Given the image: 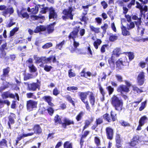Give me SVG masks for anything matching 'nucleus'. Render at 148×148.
<instances>
[{
  "instance_id": "20",
  "label": "nucleus",
  "mask_w": 148,
  "mask_h": 148,
  "mask_svg": "<svg viewBox=\"0 0 148 148\" xmlns=\"http://www.w3.org/2000/svg\"><path fill=\"white\" fill-rule=\"evenodd\" d=\"M33 130L34 131V132H33L34 133H36L38 134H40L42 132L41 129L39 125H35L33 128Z\"/></svg>"
},
{
  "instance_id": "36",
  "label": "nucleus",
  "mask_w": 148,
  "mask_h": 148,
  "mask_svg": "<svg viewBox=\"0 0 148 148\" xmlns=\"http://www.w3.org/2000/svg\"><path fill=\"white\" fill-rule=\"evenodd\" d=\"M45 17L44 16H41L40 15H39L38 16H31L32 19L33 20H37L40 18H41L43 19Z\"/></svg>"
},
{
  "instance_id": "37",
  "label": "nucleus",
  "mask_w": 148,
  "mask_h": 148,
  "mask_svg": "<svg viewBox=\"0 0 148 148\" xmlns=\"http://www.w3.org/2000/svg\"><path fill=\"white\" fill-rule=\"evenodd\" d=\"M64 148H72V144L69 141L65 142L64 144Z\"/></svg>"
},
{
  "instance_id": "55",
  "label": "nucleus",
  "mask_w": 148,
  "mask_h": 148,
  "mask_svg": "<svg viewBox=\"0 0 148 148\" xmlns=\"http://www.w3.org/2000/svg\"><path fill=\"white\" fill-rule=\"evenodd\" d=\"M64 41H63L62 42H61L60 43H59L58 44H57L56 46V48H58L60 49H61L62 48V46L64 44Z\"/></svg>"
},
{
  "instance_id": "28",
  "label": "nucleus",
  "mask_w": 148,
  "mask_h": 148,
  "mask_svg": "<svg viewBox=\"0 0 148 148\" xmlns=\"http://www.w3.org/2000/svg\"><path fill=\"white\" fill-rule=\"evenodd\" d=\"M121 53L120 49L119 48H116L113 51V54L112 56L113 55L114 56H116V57L118 56Z\"/></svg>"
},
{
  "instance_id": "8",
  "label": "nucleus",
  "mask_w": 148,
  "mask_h": 148,
  "mask_svg": "<svg viewBox=\"0 0 148 148\" xmlns=\"http://www.w3.org/2000/svg\"><path fill=\"white\" fill-rule=\"evenodd\" d=\"M145 75L143 72H140L137 78L138 84V85H142L145 81Z\"/></svg>"
},
{
  "instance_id": "15",
  "label": "nucleus",
  "mask_w": 148,
  "mask_h": 148,
  "mask_svg": "<svg viewBox=\"0 0 148 148\" xmlns=\"http://www.w3.org/2000/svg\"><path fill=\"white\" fill-rule=\"evenodd\" d=\"M121 27L122 30V34L124 36H127L130 35V32L127 31V28L125 26H124L122 23Z\"/></svg>"
},
{
  "instance_id": "43",
  "label": "nucleus",
  "mask_w": 148,
  "mask_h": 148,
  "mask_svg": "<svg viewBox=\"0 0 148 148\" xmlns=\"http://www.w3.org/2000/svg\"><path fill=\"white\" fill-rule=\"evenodd\" d=\"M69 76L71 78L72 77H75L76 75L75 73L72 72V69H71L68 71Z\"/></svg>"
},
{
  "instance_id": "41",
  "label": "nucleus",
  "mask_w": 148,
  "mask_h": 148,
  "mask_svg": "<svg viewBox=\"0 0 148 148\" xmlns=\"http://www.w3.org/2000/svg\"><path fill=\"white\" fill-rule=\"evenodd\" d=\"M94 141L97 145L99 146L100 145V140L98 137H95Z\"/></svg>"
},
{
  "instance_id": "38",
  "label": "nucleus",
  "mask_w": 148,
  "mask_h": 148,
  "mask_svg": "<svg viewBox=\"0 0 148 148\" xmlns=\"http://www.w3.org/2000/svg\"><path fill=\"white\" fill-rule=\"evenodd\" d=\"M103 118L104 119L108 122H110L112 121V119L108 114H104L103 115Z\"/></svg>"
},
{
  "instance_id": "53",
  "label": "nucleus",
  "mask_w": 148,
  "mask_h": 148,
  "mask_svg": "<svg viewBox=\"0 0 148 148\" xmlns=\"http://www.w3.org/2000/svg\"><path fill=\"white\" fill-rule=\"evenodd\" d=\"M18 30V28L17 27H16L13 29L10 32V36H13L14 33L17 32Z\"/></svg>"
},
{
  "instance_id": "14",
  "label": "nucleus",
  "mask_w": 148,
  "mask_h": 148,
  "mask_svg": "<svg viewBox=\"0 0 148 148\" xmlns=\"http://www.w3.org/2000/svg\"><path fill=\"white\" fill-rule=\"evenodd\" d=\"M13 11L14 10L12 8H8L2 12V14L5 16L6 17L7 16L8 14H10L8 15V16H9L10 14L13 13Z\"/></svg>"
},
{
  "instance_id": "25",
  "label": "nucleus",
  "mask_w": 148,
  "mask_h": 148,
  "mask_svg": "<svg viewBox=\"0 0 148 148\" xmlns=\"http://www.w3.org/2000/svg\"><path fill=\"white\" fill-rule=\"evenodd\" d=\"M34 135V133L31 132L27 134H23L22 135L19 136L17 138V139L19 141L22 138L25 137H26L29 136H32Z\"/></svg>"
},
{
  "instance_id": "42",
  "label": "nucleus",
  "mask_w": 148,
  "mask_h": 148,
  "mask_svg": "<svg viewBox=\"0 0 148 148\" xmlns=\"http://www.w3.org/2000/svg\"><path fill=\"white\" fill-rule=\"evenodd\" d=\"M52 68V67L51 66L47 65H45L44 66V70L47 72L50 71Z\"/></svg>"
},
{
  "instance_id": "33",
  "label": "nucleus",
  "mask_w": 148,
  "mask_h": 148,
  "mask_svg": "<svg viewBox=\"0 0 148 148\" xmlns=\"http://www.w3.org/2000/svg\"><path fill=\"white\" fill-rule=\"evenodd\" d=\"M37 73H34V75H33L32 74H28L27 75H26L24 77V79L25 80H26L31 78H34L35 77L37 76Z\"/></svg>"
},
{
  "instance_id": "39",
  "label": "nucleus",
  "mask_w": 148,
  "mask_h": 148,
  "mask_svg": "<svg viewBox=\"0 0 148 148\" xmlns=\"http://www.w3.org/2000/svg\"><path fill=\"white\" fill-rule=\"evenodd\" d=\"M9 71L10 69L9 67L4 69L3 71V76L5 77L8 76Z\"/></svg>"
},
{
  "instance_id": "57",
  "label": "nucleus",
  "mask_w": 148,
  "mask_h": 148,
  "mask_svg": "<svg viewBox=\"0 0 148 148\" xmlns=\"http://www.w3.org/2000/svg\"><path fill=\"white\" fill-rule=\"evenodd\" d=\"M95 20L98 24L99 25L102 23V19L99 17H97L95 18Z\"/></svg>"
},
{
  "instance_id": "29",
  "label": "nucleus",
  "mask_w": 148,
  "mask_h": 148,
  "mask_svg": "<svg viewBox=\"0 0 148 148\" xmlns=\"http://www.w3.org/2000/svg\"><path fill=\"white\" fill-rule=\"evenodd\" d=\"M90 30L95 33H99L100 32V28L94 27L93 25H90Z\"/></svg>"
},
{
  "instance_id": "10",
  "label": "nucleus",
  "mask_w": 148,
  "mask_h": 148,
  "mask_svg": "<svg viewBox=\"0 0 148 148\" xmlns=\"http://www.w3.org/2000/svg\"><path fill=\"white\" fill-rule=\"evenodd\" d=\"M118 92L122 93V91L127 93L130 91L129 88L126 86L121 85L119 86L117 88V90Z\"/></svg>"
},
{
  "instance_id": "62",
  "label": "nucleus",
  "mask_w": 148,
  "mask_h": 148,
  "mask_svg": "<svg viewBox=\"0 0 148 148\" xmlns=\"http://www.w3.org/2000/svg\"><path fill=\"white\" fill-rule=\"evenodd\" d=\"M6 141L5 140L3 139L0 142V147L6 145Z\"/></svg>"
},
{
  "instance_id": "17",
  "label": "nucleus",
  "mask_w": 148,
  "mask_h": 148,
  "mask_svg": "<svg viewBox=\"0 0 148 148\" xmlns=\"http://www.w3.org/2000/svg\"><path fill=\"white\" fill-rule=\"evenodd\" d=\"M43 99L46 102H47L49 105L51 106H53V104L51 102L52 98L50 96H45L44 97Z\"/></svg>"
},
{
  "instance_id": "22",
  "label": "nucleus",
  "mask_w": 148,
  "mask_h": 148,
  "mask_svg": "<svg viewBox=\"0 0 148 148\" xmlns=\"http://www.w3.org/2000/svg\"><path fill=\"white\" fill-rule=\"evenodd\" d=\"M56 61V58L55 56H52L46 58V57L45 61V63H50L51 61L53 62H55Z\"/></svg>"
},
{
  "instance_id": "4",
  "label": "nucleus",
  "mask_w": 148,
  "mask_h": 148,
  "mask_svg": "<svg viewBox=\"0 0 148 148\" xmlns=\"http://www.w3.org/2000/svg\"><path fill=\"white\" fill-rule=\"evenodd\" d=\"M26 84L27 86V90L32 91H36L37 89L39 90L41 85L40 82L38 80L36 83H27Z\"/></svg>"
},
{
  "instance_id": "13",
  "label": "nucleus",
  "mask_w": 148,
  "mask_h": 148,
  "mask_svg": "<svg viewBox=\"0 0 148 148\" xmlns=\"http://www.w3.org/2000/svg\"><path fill=\"white\" fill-rule=\"evenodd\" d=\"M115 58V56H112L111 57L109 58L108 60V63L110 64V66L112 69H113L115 67L114 61Z\"/></svg>"
},
{
  "instance_id": "52",
  "label": "nucleus",
  "mask_w": 148,
  "mask_h": 148,
  "mask_svg": "<svg viewBox=\"0 0 148 148\" xmlns=\"http://www.w3.org/2000/svg\"><path fill=\"white\" fill-rule=\"evenodd\" d=\"M67 89L69 91L71 90H77L78 89V88L77 87H75L74 86H69L67 88Z\"/></svg>"
},
{
  "instance_id": "45",
  "label": "nucleus",
  "mask_w": 148,
  "mask_h": 148,
  "mask_svg": "<svg viewBox=\"0 0 148 148\" xmlns=\"http://www.w3.org/2000/svg\"><path fill=\"white\" fill-rule=\"evenodd\" d=\"M91 123V122L89 120H86L85 121V125L84 127L83 130L87 128L89 126Z\"/></svg>"
},
{
  "instance_id": "61",
  "label": "nucleus",
  "mask_w": 148,
  "mask_h": 148,
  "mask_svg": "<svg viewBox=\"0 0 148 148\" xmlns=\"http://www.w3.org/2000/svg\"><path fill=\"white\" fill-rule=\"evenodd\" d=\"M116 77L118 81L119 82L123 81V78L121 75H116Z\"/></svg>"
},
{
  "instance_id": "46",
  "label": "nucleus",
  "mask_w": 148,
  "mask_h": 148,
  "mask_svg": "<svg viewBox=\"0 0 148 148\" xmlns=\"http://www.w3.org/2000/svg\"><path fill=\"white\" fill-rule=\"evenodd\" d=\"M54 120L56 123H60L61 122V120L58 115H56L55 116Z\"/></svg>"
},
{
  "instance_id": "64",
  "label": "nucleus",
  "mask_w": 148,
  "mask_h": 148,
  "mask_svg": "<svg viewBox=\"0 0 148 148\" xmlns=\"http://www.w3.org/2000/svg\"><path fill=\"white\" fill-rule=\"evenodd\" d=\"M47 111L49 114L50 115H52L54 111L53 108L51 107H49L48 108Z\"/></svg>"
},
{
  "instance_id": "5",
  "label": "nucleus",
  "mask_w": 148,
  "mask_h": 148,
  "mask_svg": "<svg viewBox=\"0 0 148 148\" xmlns=\"http://www.w3.org/2000/svg\"><path fill=\"white\" fill-rule=\"evenodd\" d=\"M1 96L3 99H6L8 97L11 98H14L16 97L17 99L18 100H19V96L17 94L15 93V95L9 91L5 92H3L1 95Z\"/></svg>"
},
{
  "instance_id": "19",
  "label": "nucleus",
  "mask_w": 148,
  "mask_h": 148,
  "mask_svg": "<svg viewBox=\"0 0 148 148\" xmlns=\"http://www.w3.org/2000/svg\"><path fill=\"white\" fill-rule=\"evenodd\" d=\"M18 14L19 17H22L23 18H28L29 15L26 12H23V10L19 11L18 10H17Z\"/></svg>"
},
{
  "instance_id": "49",
  "label": "nucleus",
  "mask_w": 148,
  "mask_h": 148,
  "mask_svg": "<svg viewBox=\"0 0 148 148\" xmlns=\"http://www.w3.org/2000/svg\"><path fill=\"white\" fill-rule=\"evenodd\" d=\"M147 103V101H145L144 102L142 103L141 106L139 108V110L140 111H141L143 110L146 106Z\"/></svg>"
},
{
  "instance_id": "48",
  "label": "nucleus",
  "mask_w": 148,
  "mask_h": 148,
  "mask_svg": "<svg viewBox=\"0 0 148 148\" xmlns=\"http://www.w3.org/2000/svg\"><path fill=\"white\" fill-rule=\"evenodd\" d=\"M66 98L68 101H69L70 103H72L73 105L74 106H75L74 101L73 100L72 98L69 95L67 96H66Z\"/></svg>"
},
{
  "instance_id": "21",
  "label": "nucleus",
  "mask_w": 148,
  "mask_h": 148,
  "mask_svg": "<svg viewBox=\"0 0 148 148\" xmlns=\"http://www.w3.org/2000/svg\"><path fill=\"white\" fill-rule=\"evenodd\" d=\"M138 137L135 136L134 137L131 141L130 143L131 146H134L138 143Z\"/></svg>"
},
{
  "instance_id": "23",
  "label": "nucleus",
  "mask_w": 148,
  "mask_h": 148,
  "mask_svg": "<svg viewBox=\"0 0 148 148\" xmlns=\"http://www.w3.org/2000/svg\"><path fill=\"white\" fill-rule=\"evenodd\" d=\"M141 16L139 18H138L137 16L136 15H132V18L134 20H136L137 21H135V23L136 25H138L140 24L141 22Z\"/></svg>"
},
{
  "instance_id": "40",
  "label": "nucleus",
  "mask_w": 148,
  "mask_h": 148,
  "mask_svg": "<svg viewBox=\"0 0 148 148\" xmlns=\"http://www.w3.org/2000/svg\"><path fill=\"white\" fill-rule=\"evenodd\" d=\"M84 114V112H80L76 116V119L77 121H79L81 120L82 116H83Z\"/></svg>"
},
{
  "instance_id": "27",
  "label": "nucleus",
  "mask_w": 148,
  "mask_h": 148,
  "mask_svg": "<svg viewBox=\"0 0 148 148\" xmlns=\"http://www.w3.org/2000/svg\"><path fill=\"white\" fill-rule=\"evenodd\" d=\"M117 66L119 68H121L122 66L125 65L123 62V60L121 59H119L116 62Z\"/></svg>"
},
{
  "instance_id": "9",
  "label": "nucleus",
  "mask_w": 148,
  "mask_h": 148,
  "mask_svg": "<svg viewBox=\"0 0 148 148\" xmlns=\"http://www.w3.org/2000/svg\"><path fill=\"white\" fill-rule=\"evenodd\" d=\"M90 93V92L89 91L79 93V96L80 98L83 103L86 101V100L87 99V96L89 95Z\"/></svg>"
},
{
  "instance_id": "30",
  "label": "nucleus",
  "mask_w": 148,
  "mask_h": 148,
  "mask_svg": "<svg viewBox=\"0 0 148 148\" xmlns=\"http://www.w3.org/2000/svg\"><path fill=\"white\" fill-rule=\"evenodd\" d=\"M55 23L49 25L47 28V31L49 33H52L54 30V25Z\"/></svg>"
},
{
  "instance_id": "31",
  "label": "nucleus",
  "mask_w": 148,
  "mask_h": 148,
  "mask_svg": "<svg viewBox=\"0 0 148 148\" xmlns=\"http://www.w3.org/2000/svg\"><path fill=\"white\" fill-rule=\"evenodd\" d=\"M147 120V118L146 116H143L141 117L139 121V123L141 125H143L145 123V121Z\"/></svg>"
},
{
  "instance_id": "12",
  "label": "nucleus",
  "mask_w": 148,
  "mask_h": 148,
  "mask_svg": "<svg viewBox=\"0 0 148 148\" xmlns=\"http://www.w3.org/2000/svg\"><path fill=\"white\" fill-rule=\"evenodd\" d=\"M49 18H56L57 15V14L55 12V10L52 8H49Z\"/></svg>"
},
{
  "instance_id": "56",
  "label": "nucleus",
  "mask_w": 148,
  "mask_h": 148,
  "mask_svg": "<svg viewBox=\"0 0 148 148\" xmlns=\"http://www.w3.org/2000/svg\"><path fill=\"white\" fill-rule=\"evenodd\" d=\"M60 92L56 88L54 89L53 91V94L55 96L57 95L60 93Z\"/></svg>"
},
{
  "instance_id": "51",
  "label": "nucleus",
  "mask_w": 148,
  "mask_h": 148,
  "mask_svg": "<svg viewBox=\"0 0 148 148\" xmlns=\"http://www.w3.org/2000/svg\"><path fill=\"white\" fill-rule=\"evenodd\" d=\"M107 88L108 91L109 95H110L112 94L114 90V88L110 86L108 87Z\"/></svg>"
},
{
  "instance_id": "3",
  "label": "nucleus",
  "mask_w": 148,
  "mask_h": 148,
  "mask_svg": "<svg viewBox=\"0 0 148 148\" xmlns=\"http://www.w3.org/2000/svg\"><path fill=\"white\" fill-rule=\"evenodd\" d=\"M73 9L71 7H70L68 9L64 10L63 11V13L65 16H62V18L64 20L70 18L73 19V16L74 15L73 13Z\"/></svg>"
},
{
  "instance_id": "2",
  "label": "nucleus",
  "mask_w": 148,
  "mask_h": 148,
  "mask_svg": "<svg viewBox=\"0 0 148 148\" xmlns=\"http://www.w3.org/2000/svg\"><path fill=\"white\" fill-rule=\"evenodd\" d=\"M39 8L41 9L40 12L42 14L45 13L47 10V8L45 7L43 5H35L34 7L31 8V9L30 8H28L27 10L28 12H31L33 14H36L38 12Z\"/></svg>"
},
{
  "instance_id": "1",
  "label": "nucleus",
  "mask_w": 148,
  "mask_h": 148,
  "mask_svg": "<svg viewBox=\"0 0 148 148\" xmlns=\"http://www.w3.org/2000/svg\"><path fill=\"white\" fill-rule=\"evenodd\" d=\"M111 104L114 107L116 110L120 111L122 109L123 102L121 99L115 95H114L111 99Z\"/></svg>"
},
{
  "instance_id": "60",
  "label": "nucleus",
  "mask_w": 148,
  "mask_h": 148,
  "mask_svg": "<svg viewBox=\"0 0 148 148\" xmlns=\"http://www.w3.org/2000/svg\"><path fill=\"white\" fill-rule=\"evenodd\" d=\"M34 59L37 62H41V57H37V56H35L34 57Z\"/></svg>"
},
{
  "instance_id": "18",
  "label": "nucleus",
  "mask_w": 148,
  "mask_h": 148,
  "mask_svg": "<svg viewBox=\"0 0 148 148\" xmlns=\"http://www.w3.org/2000/svg\"><path fill=\"white\" fill-rule=\"evenodd\" d=\"M64 123H62V125L63 127L66 128V125H69L71 124H73L74 122L73 121L70 120L69 119H64Z\"/></svg>"
},
{
  "instance_id": "7",
  "label": "nucleus",
  "mask_w": 148,
  "mask_h": 148,
  "mask_svg": "<svg viewBox=\"0 0 148 148\" xmlns=\"http://www.w3.org/2000/svg\"><path fill=\"white\" fill-rule=\"evenodd\" d=\"M38 103L37 101L30 100L27 101V106L28 110H31L33 108H36Z\"/></svg>"
},
{
  "instance_id": "16",
  "label": "nucleus",
  "mask_w": 148,
  "mask_h": 148,
  "mask_svg": "<svg viewBox=\"0 0 148 148\" xmlns=\"http://www.w3.org/2000/svg\"><path fill=\"white\" fill-rule=\"evenodd\" d=\"M89 98L90 104L92 105H94L95 101V99L94 95L92 92H90L89 95Z\"/></svg>"
},
{
  "instance_id": "34",
  "label": "nucleus",
  "mask_w": 148,
  "mask_h": 148,
  "mask_svg": "<svg viewBox=\"0 0 148 148\" xmlns=\"http://www.w3.org/2000/svg\"><path fill=\"white\" fill-rule=\"evenodd\" d=\"M147 6L146 5H145L144 6L143 8L142 7V9H141V10H140V15L141 16L143 17V18L144 19L145 18V15L144 14H143V11H147Z\"/></svg>"
},
{
  "instance_id": "58",
  "label": "nucleus",
  "mask_w": 148,
  "mask_h": 148,
  "mask_svg": "<svg viewBox=\"0 0 148 148\" xmlns=\"http://www.w3.org/2000/svg\"><path fill=\"white\" fill-rule=\"evenodd\" d=\"M133 90L136 91L137 93H141L143 91L139 89L136 86H133Z\"/></svg>"
},
{
  "instance_id": "35",
  "label": "nucleus",
  "mask_w": 148,
  "mask_h": 148,
  "mask_svg": "<svg viewBox=\"0 0 148 148\" xmlns=\"http://www.w3.org/2000/svg\"><path fill=\"white\" fill-rule=\"evenodd\" d=\"M29 69L31 72H35L37 69L35 66L32 64H29L28 65Z\"/></svg>"
},
{
  "instance_id": "26",
  "label": "nucleus",
  "mask_w": 148,
  "mask_h": 148,
  "mask_svg": "<svg viewBox=\"0 0 148 148\" xmlns=\"http://www.w3.org/2000/svg\"><path fill=\"white\" fill-rule=\"evenodd\" d=\"M45 27L43 26H40L37 27L35 30L34 32L35 33H38L40 31H43L46 30Z\"/></svg>"
},
{
  "instance_id": "11",
  "label": "nucleus",
  "mask_w": 148,
  "mask_h": 148,
  "mask_svg": "<svg viewBox=\"0 0 148 148\" xmlns=\"http://www.w3.org/2000/svg\"><path fill=\"white\" fill-rule=\"evenodd\" d=\"M106 131L108 138L110 139H112L114 134L113 129L110 127H108L106 129Z\"/></svg>"
},
{
  "instance_id": "6",
  "label": "nucleus",
  "mask_w": 148,
  "mask_h": 148,
  "mask_svg": "<svg viewBox=\"0 0 148 148\" xmlns=\"http://www.w3.org/2000/svg\"><path fill=\"white\" fill-rule=\"evenodd\" d=\"M79 27H76L74 28L72 32H71L69 36L70 38H72L74 40L76 38L79 37L78 32L79 30Z\"/></svg>"
},
{
  "instance_id": "59",
  "label": "nucleus",
  "mask_w": 148,
  "mask_h": 148,
  "mask_svg": "<svg viewBox=\"0 0 148 148\" xmlns=\"http://www.w3.org/2000/svg\"><path fill=\"white\" fill-rule=\"evenodd\" d=\"M117 38V37L116 36L112 35L110 36V40L111 41H114L116 40Z\"/></svg>"
},
{
  "instance_id": "44",
  "label": "nucleus",
  "mask_w": 148,
  "mask_h": 148,
  "mask_svg": "<svg viewBox=\"0 0 148 148\" xmlns=\"http://www.w3.org/2000/svg\"><path fill=\"white\" fill-rule=\"evenodd\" d=\"M52 45V43L51 42L47 43L44 45L42 46L43 49H47L51 47Z\"/></svg>"
},
{
  "instance_id": "50",
  "label": "nucleus",
  "mask_w": 148,
  "mask_h": 148,
  "mask_svg": "<svg viewBox=\"0 0 148 148\" xmlns=\"http://www.w3.org/2000/svg\"><path fill=\"white\" fill-rule=\"evenodd\" d=\"M134 23L133 22H131L129 25H127V28L129 30L130 29L134 28Z\"/></svg>"
},
{
  "instance_id": "24",
  "label": "nucleus",
  "mask_w": 148,
  "mask_h": 148,
  "mask_svg": "<svg viewBox=\"0 0 148 148\" xmlns=\"http://www.w3.org/2000/svg\"><path fill=\"white\" fill-rule=\"evenodd\" d=\"M137 27V30L139 34L140 35H143L144 33L145 29L143 28L141 25V23L138 25H136Z\"/></svg>"
},
{
  "instance_id": "32",
  "label": "nucleus",
  "mask_w": 148,
  "mask_h": 148,
  "mask_svg": "<svg viewBox=\"0 0 148 148\" xmlns=\"http://www.w3.org/2000/svg\"><path fill=\"white\" fill-rule=\"evenodd\" d=\"M101 40L99 39H98L95 41L93 45L96 49H97L98 48V46L101 44Z\"/></svg>"
},
{
  "instance_id": "54",
  "label": "nucleus",
  "mask_w": 148,
  "mask_h": 148,
  "mask_svg": "<svg viewBox=\"0 0 148 148\" xmlns=\"http://www.w3.org/2000/svg\"><path fill=\"white\" fill-rule=\"evenodd\" d=\"M96 75V73H94L93 74L92 73H91L90 72H88L86 73V75L85 77L87 78L88 76L90 77V76H95Z\"/></svg>"
},
{
  "instance_id": "47",
  "label": "nucleus",
  "mask_w": 148,
  "mask_h": 148,
  "mask_svg": "<svg viewBox=\"0 0 148 148\" xmlns=\"http://www.w3.org/2000/svg\"><path fill=\"white\" fill-rule=\"evenodd\" d=\"M26 96L27 97L29 98H34L35 99H36V97L34 95L33 93L32 92L27 93L26 94Z\"/></svg>"
},
{
  "instance_id": "63",
  "label": "nucleus",
  "mask_w": 148,
  "mask_h": 148,
  "mask_svg": "<svg viewBox=\"0 0 148 148\" xmlns=\"http://www.w3.org/2000/svg\"><path fill=\"white\" fill-rule=\"evenodd\" d=\"M141 101L142 99H140V101H139L133 102L132 103V106H134V107H136L138 106L139 103L141 102Z\"/></svg>"
}]
</instances>
